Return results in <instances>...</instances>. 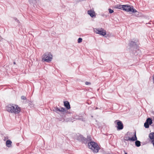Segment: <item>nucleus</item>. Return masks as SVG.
<instances>
[{
  "mask_svg": "<svg viewBox=\"0 0 154 154\" xmlns=\"http://www.w3.org/2000/svg\"><path fill=\"white\" fill-rule=\"evenodd\" d=\"M6 110L9 112L16 114L20 112V108L15 104H9L6 106Z\"/></svg>",
  "mask_w": 154,
  "mask_h": 154,
  "instance_id": "obj_1",
  "label": "nucleus"
},
{
  "mask_svg": "<svg viewBox=\"0 0 154 154\" xmlns=\"http://www.w3.org/2000/svg\"><path fill=\"white\" fill-rule=\"evenodd\" d=\"M88 145L89 148L91 149L94 153L98 152L100 149L97 144L93 141L89 142L88 143Z\"/></svg>",
  "mask_w": 154,
  "mask_h": 154,
  "instance_id": "obj_2",
  "label": "nucleus"
},
{
  "mask_svg": "<svg viewBox=\"0 0 154 154\" xmlns=\"http://www.w3.org/2000/svg\"><path fill=\"white\" fill-rule=\"evenodd\" d=\"M122 10L127 12H132V13H135L137 12V11L134 8L133 6L126 5H124Z\"/></svg>",
  "mask_w": 154,
  "mask_h": 154,
  "instance_id": "obj_3",
  "label": "nucleus"
},
{
  "mask_svg": "<svg viewBox=\"0 0 154 154\" xmlns=\"http://www.w3.org/2000/svg\"><path fill=\"white\" fill-rule=\"evenodd\" d=\"M42 60L49 62H50L52 59V56L50 53L45 54L43 56Z\"/></svg>",
  "mask_w": 154,
  "mask_h": 154,
  "instance_id": "obj_4",
  "label": "nucleus"
},
{
  "mask_svg": "<svg viewBox=\"0 0 154 154\" xmlns=\"http://www.w3.org/2000/svg\"><path fill=\"white\" fill-rule=\"evenodd\" d=\"M94 32L103 36H104L106 34V30L102 28L100 29L94 28Z\"/></svg>",
  "mask_w": 154,
  "mask_h": 154,
  "instance_id": "obj_5",
  "label": "nucleus"
},
{
  "mask_svg": "<svg viewBox=\"0 0 154 154\" xmlns=\"http://www.w3.org/2000/svg\"><path fill=\"white\" fill-rule=\"evenodd\" d=\"M115 123L117 125L116 127L117 130H122L123 128V125L122 122L119 120H116L115 121Z\"/></svg>",
  "mask_w": 154,
  "mask_h": 154,
  "instance_id": "obj_6",
  "label": "nucleus"
},
{
  "mask_svg": "<svg viewBox=\"0 0 154 154\" xmlns=\"http://www.w3.org/2000/svg\"><path fill=\"white\" fill-rule=\"evenodd\" d=\"M56 112L59 113L58 112L64 113L66 111V109L63 107L58 108L57 107L54 108V110Z\"/></svg>",
  "mask_w": 154,
  "mask_h": 154,
  "instance_id": "obj_7",
  "label": "nucleus"
},
{
  "mask_svg": "<svg viewBox=\"0 0 154 154\" xmlns=\"http://www.w3.org/2000/svg\"><path fill=\"white\" fill-rule=\"evenodd\" d=\"M137 140V137H136V133H135L134 135V137H132L131 138H130L128 136L125 137H124V140L125 141H134L136 140Z\"/></svg>",
  "mask_w": 154,
  "mask_h": 154,
  "instance_id": "obj_8",
  "label": "nucleus"
},
{
  "mask_svg": "<svg viewBox=\"0 0 154 154\" xmlns=\"http://www.w3.org/2000/svg\"><path fill=\"white\" fill-rule=\"evenodd\" d=\"M88 14L91 17H95L96 16V14L95 12L93 10H90L88 11Z\"/></svg>",
  "mask_w": 154,
  "mask_h": 154,
  "instance_id": "obj_9",
  "label": "nucleus"
},
{
  "mask_svg": "<svg viewBox=\"0 0 154 154\" xmlns=\"http://www.w3.org/2000/svg\"><path fill=\"white\" fill-rule=\"evenodd\" d=\"M123 6L124 5L118 4L114 6V8L122 10Z\"/></svg>",
  "mask_w": 154,
  "mask_h": 154,
  "instance_id": "obj_10",
  "label": "nucleus"
},
{
  "mask_svg": "<svg viewBox=\"0 0 154 154\" xmlns=\"http://www.w3.org/2000/svg\"><path fill=\"white\" fill-rule=\"evenodd\" d=\"M64 105L66 108L67 109H70V106L69 102L67 101L64 102Z\"/></svg>",
  "mask_w": 154,
  "mask_h": 154,
  "instance_id": "obj_11",
  "label": "nucleus"
},
{
  "mask_svg": "<svg viewBox=\"0 0 154 154\" xmlns=\"http://www.w3.org/2000/svg\"><path fill=\"white\" fill-rule=\"evenodd\" d=\"M12 142L11 140H8L6 142V146L8 147H11L12 146Z\"/></svg>",
  "mask_w": 154,
  "mask_h": 154,
  "instance_id": "obj_12",
  "label": "nucleus"
},
{
  "mask_svg": "<svg viewBox=\"0 0 154 154\" xmlns=\"http://www.w3.org/2000/svg\"><path fill=\"white\" fill-rule=\"evenodd\" d=\"M149 137L152 140H154V133H150L149 134Z\"/></svg>",
  "mask_w": 154,
  "mask_h": 154,
  "instance_id": "obj_13",
  "label": "nucleus"
},
{
  "mask_svg": "<svg viewBox=\"0 0 154 154\" xmlns=\"http://www.w3.org/2000/svg\"><path fill=\"white\" fill-rule=\"evenodd\" d=\"M146 122H147L148 124L150 125H151L152 123V119L150 118H148L146 119Z\"/></svg>",
  "mask_w": 154,
  "mask_h": 154,
  "instance_id": "obj_14",
  "label": "nucleus"
},
{
  "mask_svg": "<svg viewBox=\"0 0 154 154\" xmlns=\"http://www.w3.org/2000/svg\"><path fill=\"white\" fill-rule=\"evenodd\" d=\"M135 145L137 147H139L140 146V142L138 140H137L135 142Z\"/></svg>",
  "mask_w": 154,
  "mask_h": 154,
  "instance_id": "obj_15",
  "label": "nucleus"
},
{
  "mask_svg": "<svg viewBox=\"0 0 154 154\" xmlns=\"http://www.w3.org/2000/svg\"><path fill=\"white\" fill-rule=\"evenodd\" d=\"M149 124L147 122H146L144 124V126L145 128H148L149 127Z\"/></svg>",
  "mask_w": 154,
  "mask_h": 154,
  "instance_id": "obj_16",
  "label": "nucleus"
},
{
  "mask_svg": "<svg viewBox=\"0 0 154 154\" xmlns=\"http://www.w3.org/2000/svg\"><path fill=\"white\" fill-rule=\"evenodd\" d=\"M137 42V41L135 40L134 42L131 41L130 43V44L131 45H133L135 43Z\"/></svg>",
  "mask_w": 154,
  "mask_h": 154,
  "instance_id": "obj_17",
  "label": "nucleus"
},
{
  "mask_svg": "<svg viewBox=\"0 0 154 154\" xmlns=\"http://www.w3.org/2000/svg\"><path fill=\"white\" fill-rule=\"evenodd\" d=\"M79 137L80 138H81V140H85V139H84V138L82 137V135L79 136ZM78 140H80V138H79H79H78Z\"/></svg>",
  "mask_w": 154,
  "mask_h": 154,
  "instance_id": "obj_18",
  "label": "nucleus"
},
{
  "mask_svg": "<svg viewBox=\"0 0 154 154\" xmlns=\"http://www.w3.org/2000/svg\"><path fill=\"white\" fill-rule=\"evenodd\" d=\"M82 38H79L78 40V43H80L82 42Z\"/></svg>",
  "mask_w": 154,
  "mask_h": 154,
  "instance_id": "obj_19",
  "label": "nucleus"
},
{
  "mask_svg": "<svg viewBox=\"0 0 154 154\" xmlns=\"http://www.w3.org/2000/svg\"><path fill=\"white\" fill-rule=\"evenodd\" d=\"M108 10L110 14L113 13L114 12V11L110 8H109Z\"/></svg>",
  "mask_w": 154,
  "mask_h": 154,
  "instance_id": "obj_20",
  "label": "nucleus"
},
{
  "mask_svg": "<svg viewBox=\"0 0 154 154\" xmlns=\"http://www.w3.org/2000/svg\"><path fill=\"white\" fill-rule=\"evenodd\" d=\"M85 84L86 85H90L91 84V82H86L85 83Z\"/></svg>",
  "mask_w": 154,
  "mask_h": 154,
  "instance_id": "obj_21",
  "label": "nucleus"
},
{
  "mask_svg": "<svg viewBox=\"0 0 154 154\" xmlns=\"http://www.w3.org/2000/svg\"><path fill=\"white\" fill-rule=\"evenodd\" d=\"M21 98L22 100H26V97L23 96H21Z\"/></svg>",
  "mask_w": 154,
  "mask_h": 154,
  "instance_id": "obj_22",
  "label": "nucleus"
},
{
  "mask_svg": "<svg viewBox=\"0 0 154 154\" xmlns=\"http://www.w3.org/2000/svg\"><path fill=\"white\" fill-rule=\"evenodd\" d=\"M87 139L88 140H92V139L90 137H88Z\"/></svg>",
  "mask_w": 154,
  "mask_h": 154,
  "instance_id": "obj_23",
  "label": "nucleus"
},
{
  "mask_svg": "<svg viewBox=\"0 0 154 154\" xmlns=\"http://www.w3.org/2000/svg\"><path fill=\"white\" fill-rule=\"evenodd\" d=\"M7 139H8V137H5L4 138V140L5 141H6V140H7Z\"/></svg>",
  "mask_w": 154,
  "mask_h": 154,
  "instance_id": "obj_24",
  "label": "nucleus"
},
{
  "mask_svg": "<svg viewBox=\"0 0 154 154\" xmlns=\"http://www.w3.org/2000/svg\"><path fill=\"white\" fill-rule=\"evenodd\" d=\"M153 81H154V75H153Z\"/></svg>",
  "mask_w": 154,
  "mask_h": 154,
  "instance_id": "obj_25",
  "label": "nucleus"
},
{
  "mask_svg": "<svg viewBox=\"0 0 154 154\" xmlns=\"http://www.w3.org/2000/svg\"><path fill=\"white\" fill-rule=\"evenodd\" d=\"M14 64H15V62H14Z\"/></svg>",
  "mask_w": 154,
  "mask_h": 154,
  "instance_id": "obj_26",
  "label": "nucleus"
},
{
  "mask_svg": "<svg viewBox=\"0 0 154 154\" xmlns=\"http://www.w3.org/2000/svg\"><path fill=\"white\" fill-rule=\"evenodd\" d=\"M125 154H128L126 152H125Z\"/></svg>",
  "mask_w": 154,
  "mask_h": 154,
  "instance_id": "obj_27",
  "label": "nucleus"
},
{
  "mask_svg": "<svg viewBox=\"0 0 154 154\" xmlns=\"http://www.w3.org/2000/svg\"><path fill=\"white\" fill-rule=\"evenodd\" d=\"M153 83H154V81H153Z\"/></svg>",
  "mask_w": 154,
  "mask_h": 154,
  "instance_id": "obj_28",
  "label": "nucleus"
}]
</instances>
